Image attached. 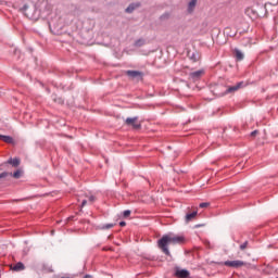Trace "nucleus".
<instances>
[{
  "instance_id": "obj_1",
  "label": "nucleus",
  "mask_w": 278,
  "mask_h": 278,
  "mask_svg": "<svg viewBox=\"0 0 278 278\" xmlns=\"http://www.w3.org/2000/svg\"><path fill=\"white\" fill-rule=\"evenodd\" d=\"M184 242V237L175 235H165L159 240V248L165 253V255H170L168 251V244H181Z\"/></svg>"
},
{
  "instance_id": "obj_2",
  "label": "nucleus",
  "mask_w": 278,
  "mask_h": 278,
  "mask_svg": "<svg viewBox=\"0 0 278 278\" xmlns=\"http://www.w3.org/2000/svg\"><path fill=\"white\" fill-rule=\"evenodd\" d=\"M125 123L132 129H140L141 127L140 123H138V117H128L126 118Z\"/></svg>"
},
{
  "instance_id": "obj_3",
  "label": "nucleus",
  "mask_w": 278,
  "mask_h": 278,
  "mask_svg": "<svg viewBox=\"0 0 278 278\" xmlns=\"http://www.w3.org/2000/svg\"><path fill=\"white\" fill-rule=\"evenodd\" d=\"M224 266H228L230 268H241V266H244V262H242V261H226L224 263Z\"/></svg>"
},
{
  "instance_id": "obj_4",
  "label": "nucleus",
  "mask_w": 278,
  "mask_h": 278,
  "mask_svg": "<svg viewBox=\"0 0 278 278\" xmlns=\"http://www.w3.org/2000/svg\"><path fill=\"white\" fill-rule=\"evenodd\" d=\"M176 277L178 278H189L190 277V271L187 269H179L177 268L175 271Z\"/></svg>"
},
{
  "instance_id": "obj_5",
  "label": "nucleus",
  "mask_w": 278,
  "mask_h": 278,
  "mask_svg": "<svg viewBox=\"0 0 278 278\" xmlns=\"http://www.w3.org/2000/svg\"><path fill=\"white\" fill-rule=\"evenodd\" d=\"M204 73L205 72L203 70H199L193 73H190V77L191 79L197 80V79H200L204 75Z\"/></svg>"
},
{
  "instance_id": "obj_6",
  "label": "nucleus",
  "mask_w": 278,
  "mask_h": 278,
  "mask_svg": "<svg viewBox=\"0 0 278 278\" xmlns=\"http://www.w3.org/2000/svg\"><path fill=\"white\" fill-rule=\"evenodd\" d=\"M126 75H128V77H131V79L142 77V73H140L139 71H127Z\"/></svg>"
},
{
  "instance_id": "obj_7",
  "label": "nucleus",
  "mask_w": 278,
  "mask_h": 278,
  "mask_svg": "<svg viewBox=\"0 0 278 278\" xmlns=\"http://www.w3.org/2000/svg\"><path fill=\"white\" fill-rule=\"evenodd\" d=\"M197 1L198 0H190L188 3V8L187 11L189 14H192V12H194V9L197 8Z\"/></svg>"
},
{
  "instance_id": "obj_8",
  "label": "nucleus",
  "mask_w": 278,
  "mask_h": 278,
  "mask_svg": "<svg viewBox=\"0 0 278 278\" xmlns=\"http://www.w3.org/2000/svg\"><path fill=\"white\" fill-rule=\"evenodd\" d=\"M0 140H3V142H7V144H12V142H14V139L12 137L3 135H1Z\"/></svg>"
},
{
  "instance_id": "obj_9",
  "label": "nucleus",
  "mask_w": 278,
  "mask_h": 278,
  "mask_svg": "<svg viewBox=\"0 0 278 278\" xmlns=\"http://www.w3.org/2000/svg\"><path fill=\"white\" fill-rule=\"evenodd\" d=\"M194 218H197V211H194L193 213H188L186 215V223H190V220H194Z\"/></svg>"
},
{
  "instance_id": "obj_10",
  "label": "nucleus",
  "mask_w": 278,
  "mask_h": 278,
  "mask_svg": "<svg viewBox=\"0 0 278 278\" xmlns=\"http://www.w3.org/2000/svg\"><path fill=\"white\" fill-rule=\"evenodd\" d=\"M13 270L15 271H21V270H25V265L23 263H16L13 267H12Z\"/></svg>"
},
{
  "instance_id": "obj_11",
  "label": "nucleus",
  "mask_w": 278,
  "mask_h": 278,
  "mask_svg": "<svg viewBox=\"0 0 278 278\" xmlns=\"http://www.w3.org/2000/svg\"><path fill=\"white\" fill-rule=\"evenodd\" d=\"M235 58H237V60L241 61V60H244V54L242 53V51L235 49Z\"/></svg>"
},
{
  "instance_id": "obj_12",
  "label": "nucleus",
  "mask_w": 278,
  "mask_h": 278,
  "mask_svg": "<svg viewBox=\"0 0 278 278\" xmlns=\"http://www.w3.org/2000/svg\"><path fill=\"white\" fill-rule=\"evenodd\" d=\"M242 87V83H239L236 86H232L228 89V92H236V90H240V88Z\"/></svg>"
},
{
  "instance_id": "obj_13",
  "label": "nucleus",
  "mask_w": 278,
  "mask_h": 278,
  "mask_svg": "<svg viewBox=\"0 0 278 278\" xmlns=\"http://www.w3.org/2000/svg\"><path fill=\"white\" fill-rule=\"evenodd\" d=\"M8 164H12V166H18V164H21V160H18V159H10L8 161Z\"/></svg>"
},
{
  "instance_id": "obj_14",
  "label": "nucleus",
  "mask_w": 278,
  "mask_h": 278,
  "mask_svg": "<svg viewBox=\"0 0 278 278\" xmlns=\"http://www.w3.org/2000/svg\"><path fill=\"white\" fill-rule=\"evenodd\" d=\"M138 8V4H130L127 9H126V12L128 14H131V12H134V10Z\"/></svg>"
},
{
  "instance_id": "obj_15",
  "label": "nucleus",
  "mask_w": 278,
  "mask_h": 278,
  "mask_svg": "<svg viewBox=\"0 0 278 278\" xmlns=\"http://www.w3.org/2000/svg\"><path fill=\"white\" fill-rule=\"evenodd\" d=\"M136 47H142V45H144V40L139 39L138 41H136Z\"/></svg>"
},
{
  "instance_id": "obj_16",
  "label": "nucleus",
  "mask_w": 278,
  "mask_h": 278,
  "mask_svg": "<svg viewBox=\"0 0 278 278\" xmlns=\"http://www.w3.org/2000/svg\"><path fill=\"white\" fill-rule=\"evenodd\" d=\"M13 177L15 179H20L21 178V170H16L14 174H13Z\"/></svg>"
},
{
  "instance_id": "obj_17",
  "label": "nucleus",
  "mask_w": 278,
  "mask_h": 278,
  "mask_svg": "<svg viewBox=\"0 0 278 278\" xmlns=\"http://www.w3.org/2000/svg\"><path fill=\"white\" fill-rule=\"evenodd\" d=\"M78 201H81V207H85V205H87V203H88V200H86V199L81 200V198H79Z\"/></svg>"
},
{
  "instance_id": "obj_18",
  "label": "nucleus",
  "mask_w": 278,
  "mask_h": 278,
  "mask_svg": "<svg viewBox=\"0 0 278 278\" xmlns=\"http://www.w3.org/2000/svg\"><path fill=\"white\" fill-rule=\"evenodd\" d=\"M114 227V224H106L102 227V229H112Z\"/></svg>"
},
{
  "instance_id": "obj_19",
  "label": "nucleus",
  "mask_w": 278,
  "mask_h": 278,
  "mask_svg": "<svg viewBox=\"0 0 278 278\" xmlns=\"http://www.w3.org/2000/svg\"><path fill=\"white\" fill-rule=\"evenodd\" d=\"M249 245V242L245 241L243 244L240 245L241 251H244V249H247V247Z\"/></svg>"
},
{
  "instance_id": "obj_20",
  "label": "nucleus",
  "mask_w": 278,
  "mask_h": 278,
  "mask_svg": "<svg viewBox=\"0 0 278 278\" xmlns=\"http://www.w3.org/2000/svg\"><path fill=\"white\" fill-rule=\"evenodd\" d=\"M131 215V211L127 210V211H124V217L127 218V216H130Z\"/></svg>"
},
{
  "instance_id": "obj_21",
  "label": "nucleus",
  "mask_w": 278,
  "mask_h": 278,
  "mask_svg": "<svg viewBox=\"0 0 278 278\" xmlns=\"http://www.w3.org/2000/svg\"><path fill=\"white\" fill-rule=\"evenodd\" d=\"M88 202L89 203H94V195L88 197Z\"/></svg>"
},
{
  "instance_id": "obj_22",
  "label": "nucleus",
  "mask_w": 278,
  "mask_h": 278,
  "mask_svg": "<svg viewBox=\"0 0 278 278\" xmlns=\"http://www.w3.org/2000/svg\"><path fill=\"white\" fill-rule=\"evenodd\" d=\"M210 203L207 202H203V203H200V207H208Z\"/></svg>"
},
{
  "instance_id": "obj_23",
  "label": "nucleus",
  "mask_w": 278,
  "mask_h": 278,
  "mask_svg": "<svg viewBox=\"0 0 278 278\" xmlns=\"http://www.w3.org/2000/svg\"><path fill=\"white\" fill-rule=\"evenodd\" d=\"M4 177H8V173L3 172L2 174H0V179H3Z\"/></svg>"
},
{
  "instance_id": "obj_24",
  "label": "nucleus",
  "mask_w": 278,
  "mask_h": 278,
  "mask_svg": "<svg viewBox=\"0 0 278 278\" xmlns=\"http://www.w3.org/2000/svg\"><path fill=\"white\" fill-rule=\"evenodd\" d=\"M251 136L254 137V136H257V130H254L251 132Z\"/></svg>"
},
{
  "instance_id": "obj_25",
  "label": "nucleus",
  "mask_w": 278,
  "mask_h": 278,
  "mask_svg": "<svg viewBox=\"0 0 278 278\" xmlns=\"http://www.w3.org/2000/svg\"><path fill=\"white\" fill-rule=\"evenodd\" d=\"M125 225H127V223H125V222L119 223V227H125Z\"/></svg>"
}]
</instances>
